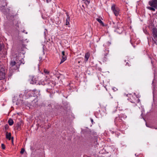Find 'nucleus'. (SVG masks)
Here are the masks:
<instances>
[{
  "label": "nucleus",
  "mask_w": 157,
  "mask_h": 157,
  "mask_svg": "<svg viewBox=\"0 0 157 157\" xmlns=\"http://www.w3.org/2000/svg\"><path fill=\"white\" fill-rule=\"evenodd\" d=\"M19 59L17 57L14 58L12 60L10 63V68L11 69L16 70L17 69L19 66V63L20 62Z\"/></svg>",
  "instance_id": "1"
},
{
  "label": "nucleus",
  "mask_w": 157,
  "mask_h": 157,
  "mask_svg": "<svg viewBox=\"0 0 157 157\" xmlns=\"http://www.w3.org/2000/svg\"><path fill=\"white\" fill-rule=\"evenodd\" d=\"M28 93L29 94H30L29 96H35L40 95L39 92L36 90H33L29 91Z\"/></svg>",
  "instance_id": "2"
},
{
  "label": "nucleus",
  "mask_w": 157,
  "mask_h": 157,
  "mask_svg": "<svg viewBox=\"0 0 157 157\" xmlns=\"http://www.w3.org/2000/svg\"><path fill=\"white\" fill-rule=\"evenodd\" d=\"M30 80V82L32 84H35L36 83V82L38 79L37 76H33L30 75L29 76Z\"/></svg>",
  "instance_id": "3"
},
{
  "label": "nucleus",
  "mask_w": 157,
  "mask_h": 157,
  "mask_svg": "<svg viewBox=\"0 0 157 157\" xmlns=\"http://www.w3.org/2000/svg\"><path fill=\"white\" fill-rule=\"evenodd\" d=\"M111 9L116 16H117L119 15V10L118 8L115 7V5L113 4L112 6Z\"/></svg>",
  "instance_id": "4"
},
{
  "label": "nucleus",
  "mask_w": 157,
  "mask_h": 157,
  "mask_svg": "<svg viewBox=\"0 0 157 157\" xmlns=\"http://www.w3.org/2000/svg\"><path fill=\"white\" fill-rule=\"evenodd\" d=\"M149 4L151 7L155 8L157 7V0H152L149 1Z\"/></svg>",
  "instance_id": "5"
},
{
  "label": "nucleus",
  "mask_w": 157,
  "mask_h": 157,
  "mask_svg": "<svg viewBox=\"0 0 157 157\" xmlns=\"http://www.w3.org/2000/svg\"><path fill=\"white\" fill-rule=\"evenodd\" d=\"M152 35L154 39L157 41V29L154 28L152 29Z\"/></svg>",
  "instance_id": "6"
},
{
  "label": "nucleus",
  "mask_w": 157,
  "mask_h": 157,
  "mask_svg": "<svg viewBox=\"0 0 157 157\" xmlns=\"http://www.w3.org/2000/svg\"><path fill=\"white\" fill-rule=\"evenodd\" d=\"M5 77V75L4 72H2V71H0V79H4Z\"/></svg>",
  "instance_id": "7"
},
{
  "label": "nucleus",
  "mask_w": 157,
  "mask_h": 157,
  "mask_svg": "<svg viewBox=\"0 0 157 157\" xmlns=\"http://www.w3.org/2000/svg\"><path fill=\"white\" fill-rule=\"evenodd\" d=\"M11 134L10 133H8V132H6V138L9 140H10L11 139Z\"/></svg>",
  "instance_id": "8"
},
{
  "label": "nucleus",
  "mask_w": 157,
  "mask_h": 157,
  "mask_svg": "<svg viewBox=\"0 0 157 157\" xmlns=\"http://www.w3.org/2000/svg\"><path fill=\"white\" fill-rule=\"evenodd\" d=\"M67 18L66 20V25H67L69 24L70 17L69 15L67 13Z\"/></svg>",
  "instance_id": "9"
},
{
  "label": "nucleus",
  "mask_w": 157,
  "mask_h": 157,
  "mask_svg": "<svg viewBox=\"0 0 157 157\" xmlns=\"http://www.w3.org/2000/svg\"><path fill=\"white\" fill-rule=\"evenodd\" d=\"M66 56H62V59L60 63V64H61L65 61L67 59Z\"/></svg>",
  "instance_id": "10"
},
{
  "label": "nucleus",
  "mask_w": 157,
  "mask_h": 157,
  "mask_svg": "<svg viewBox=\"0 0 157 157\" xmlns=\"http://www.w3.org/2000/svg\"><path fill=\"white\" fill-rule=\"evenodd\" d=\"M89 56H90V54L88 53H87L85 54V60L86 61H87L88 60V59L89 58Z\"/></svg>",
  "instance_id": "11"
},
{
  "label": "nucleus",
  "mask_w": 157,
  "mask_h": 157,
  "mask_svg": "<svg viewBox=\"0 0 157 157\" xmlns=\"http://www.w3.org/2000/svg\"><path fill=\"white\" fill-rule=\"evenodd\" d=\"M82 1L83 2L86 6L88 5L90 2V0H82Z\"/></svg>",
  "instance_id": "12"
},
{
  "label": "nucleus",
  "mask_w": 157,
  "mask_h": 157,
  "mask_svg": "<svg viewBox=\"0 0 157 157\" xmlns=\"http://www.w3.org/2000/svg\"><path fill=\"white\" fill-rule=\"evenodd\" d=\"M96 20L100 24H101L102 25H104V23L101 21V19L99 18H97L96 19Z\"/></svg>",
  "instance_id": "13"
},
{
  "label": "nucleus",
  "mask_w": 157,
  "mask_h": 157,
  "mask_svg": "<svg viewBox=\"0 0 157 157\" xmlns=\"http://www.w3.org/2000/svg\"><path fill=\"white\" fill-rule=\"evenodd\" d=\"M8 123L10 125H12L13 123V121L12 119H10L8 120Z\"/></svg>",
  "instance_id": "14"
},
{
  "label": "nucleus",
  "mask_w": 157,
  "mask_h": 157,
  "mask_svg": "<svg viewBox=\"0 0 157 157\" xmlns=\"http://www.w3.org/2000/svg\"><path fill=\"white\" fill-rule=\"evenodd\" d=\"M108 52H107L105 53L104 54V57L103 59H104V60L105 61H106L107 60V56L108 54Z\"/></svg>",
  "instance_id": "15"
},
{
  "label": "nucleus",
  "mask_w": 157,
  "mask_h": 157,
  "mask_svg": "<svg viewBox=\"0 0 157 157\" xmlns=\"http://www.w3.org/2000/svg\"><path fill=\"white\" fill-rule=\"evenodd\" d=\"M147 8L148 9H149L150 10H152L153 11H155V8H154L153 7H147Z\"/></svg>",
  "instance_id": "16"
},
{
  "label": "nucleus",
  "mask_w": 157,
  "mask_h": 157,
  "mask_svg": "<svg viewBox=\"0 0 157 157\" xmlns=\"http://www.w3.org/2000/svg\"><path fill=\"white\" fill-rule=\"evenodd\" d=\"M1 147H2V148L3 149H5V145H4V144H1Z\"/></svg>",
  "instance_id": "17"
},
{
  "label": "nucleus",
  "mask_w": 157,
  "mask_h": 157,
  "mask_svg": "<svg viewBox=\"0 0 157 157\" xmlns=\"http://www.w3.org/2000/svg\"><path fill=\"white\" fill-rule=\"evenodd\" d=\"M25 151V149L24 148H22L20 151V153L22 154L24 153Z\"/></svg>",
  "instance_id": "18"
},
{
  "label": "nucleus",
  "mask_w": 157,
  "mask_h": 157,
  "mask_svg": "<svg viewBox=\"0 0 157 157\" xmlns=\"http://www.w3.org/2000/svg\"><path fill=\"white\" fill-rule=\"evenodd\" d=\"M67 55L65 54V52L63 51L62 52V56H66Z\"/></svg>",
  "instance_id": "19"
},
{
  "label": "nucleus",
  "mask_w": 157,
  "mask_h": 157,
  "mask_svg": "<svg viewBox=\"0 0 157 157\" xmlns=\"http://www.w3.org/2000/svg\"><path fill=\"white\" fill-rule=\"evenodd\" d=\"M44 71L45 73H46L47 74H48L49 73V72L46 70H44Z\"/></svg>",
  "instance_id": "20"
},
{
  "label": "nucleus",
  "mask_w": 157,
  "mask_h": 157,
  "mask_svg": "<svg viewBox=\"0 0 157 157\" xmlns=\"http://www.w3.org/2000/svg\"><path fill=\"white\" fill-rule=\"evenodd\" d=\"M106 44L108 46H109L111 44V43L110 42L108 41L106 43Z\"/></svg>",
  "instance_id": "21"
},
{
  "label": "nucleus",
  "mask_w": 157,
  "mask_h": 157,
  "mask_svg": "<svg viewBox=\"0 0 157 157\" xmlns=\"http://www.w3.org/2000/svg\"><path fill=\"white\" fill-rule=\"evenodd\" d=\"M113 90L114 91H116L117 90V89L115 87H113L112 88Z\"/></svg>",
  "instance_id": "22"
},
{
  "label": "nucleus",
  "mask_w": 157,
  "mask_h": 157,
  "mask_svg": "<svg viewBox=\"0 0 157 157\" xmlns=\"http://www.w3.org/2000/svg\"><path fill=\"white\" fill-rule=\"evenodd\" d=\"M41 84L42 85H44L45 84V83L44 82H41Z\"/></svg>",
  "instance_id": "23"
},
{
  "label": "nucleus",
  "mask_w": 157,
  "mask_h": 157,
  "mask_svg": "<svg viewBox=\"0 0 157 157\" xmlns=\"http://www.w3.org/2000/svg\"><path fill=\"white\" fill-rule=\"evenodd\" d=\"M119 121L121 122V119L120 117H119Z\"/></svg>",
  "instance_id": "24"
},
{
  "label": "nucleus",
  "mask_w": 157,
  "mask_h": 157,
  "mask_svg": "<svg viewBox=\"0 0 157 157\" xmlns=\"http://www.w3.org/2000/svg\"><path fill=\"white\" fill-rule=\"evenodd\" d=\"M11 140H12V143H13V137L12 138Z\"/></svg>",
  "instance_id": "25"
},
{
  "label": "nucleus",
  "mask_w": 157,
  "mask_h": 157,
  "mask_svg": "<svg viewBox=\"0 0 157 157\" xmlns=\"http://www.w3.org/2000/svg\"><path fill=\"white\" fill-rule=\"evenodd\" d=\"M51 0H46L47 2H48V1H51Z\"/></svg>",
  "instance_id": "26"
},
{
  "label": "nucleus",
  "mask_w": 157,
  "mask_h": 157,
  "mask_svg": "<svg viewBox=\"0 0 157 157\" xmlns=\"http://www.w3.org/2000/svg\"><path fill=\"white\" fill-rule=\"evenodd\" d=\"M91 121L92 122L93 121V119H91Z\"/></svg>",
  "instance_id": "27"
},
{
  "label": "nucleus",
  "mask_w": 157,
  "mask_h": 157,
  "mask_svg": "<svg viewBox=\"0 0 157 157\" xmlns=\"http://www.w3.org/2000/svg\"><path fill=\"white\" fill-rule=\"evenodd\" d=\"M44 35H45V34H46V32H45V31H44Z\"/></svg>",
  "instance_id": "28"
},
{
  "label": "nucleus",
  "mask_w": 157,
  "mask_h": 157,
  "mask_svg": "<svg viewBox=\"0 0 157 157\" xmlns=\"http://www.w3.org/2000/svg\"><path fill=\"white\" fill-rule=\"evenodd\" d=\"M25 33L26 34H27V32H26Z\"/></svg>",
  "instance_id": "29"
},
{
  "label": "nucleus",
  "mask_w": 157,
  "mask_h": 157,
  "mask_svg": "<svg viewBox=\"0 0 157 157\" xmlns=\"http://www.w3.org/2000/svg\"><path fill=\"white\" fill-rule=\"evenodd\" d=\"M25 32L24 30L23 31V32Z\"/></svg>",
  "instance_id": "30"
},
{
  "label": "nucleus",
  "mask_w": 157,
  "mask_h": 157,
  "mask_svg": "<svg viewBox=\"0 0 157 157\" xmlns=\"http://www.w3.org/2000/svg\"><path fill=\"white\" fill-rule=\"evenodd\" d=\"M25 32L24 30L23 31V32Z\"/></svg>",
  "instance_id": "31"
}]
</instances>
